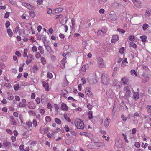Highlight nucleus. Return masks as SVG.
Returning a JSON list of instances; mask_svg holds the SVG:
<instances>
[{"label":"nucleus","mask_w":151,"mask_h":151,"mask_svg":"<svg viewBox=\"0 0 151 151\" xmlns=\"http://www.w3.org/2000/svg\"><path fill=\"white\" fill-rule=\"evenodd\" d=\"M101 81L104 84L107 85L109 83L108 75L105 73H104L101 76Z\"/></svg>","instance_id":"f257e3e1"},{"label":"nucleus","mask_w":151,"mask_h":151,"mask_svg":"<svg viewBox=\"0 0 151 151\" xmlns=\"http://www.w3.org/2000/svg\"><path fill=\"white\" fill-rule=\"evenodd\" d=\"M75 125L78 129H83L84 127V124L82 121L79 119H77L75 122Z\"/></svg>","instance_id":"f03ea898"},{"label":"nucleus","mask_w":151,"mask_h":151,"mask_svg":"<svg viewBox=\"0 0 151 151\" xmlns=\"http://www.w3.org/2000/svg\"><path fill=\"white\" fill-rule=\"evenodd\" d=\"M27 58L26 61V63L28 65L30 64L34 59L33 56L31 54H29L27 56Z\"/></svg>","instance_id":"7ed1b4c3"},{"label":"nucleus","mask_w":151,"mask_h":151,"mask_svg":"<svg viewBox=\"0 0 151 151\" xmlns=\"http://www.w3.org/2000/svg\"><path fill=\"white\" fill-rule=\"evenodd\" d=\"M124 90L125 91V96L127 97H129L131 94V92L130 88L128 86H126L124 88Z\"/></svg>","instance_id":"20e7f679"},{"label":"nucleus","mask_w":151,"mask_h":151,"mask_svg":"<svg viewBox=\"0 0 151 151\" xmlns=\"http://www.w3.org/2000/svg\"><path fill=\"white\" fill-rule=\"evenodd\" d=\"M68 19L67 17L63 16V15L60 19L59 21L60 23L62 25L65 24L67 22Z\"/></svg>","instance_id":"39448f33"},{"label":"nucleus","mask_w":151,"mask_h":151,"mask_svg":"<svg viewBox=\"0 0 151 151\" xmlns=\"http://www.w3.org/2000/svg\"><path fill=\"white\" fill-rule=\"evenodd\" d=\"M49 129V128L48 127H42L40 129V132L41 134H44L48 132Z\"/></svg>","instance_id":"423d86ee"},{"label":"nucleus","mask_w":151,"mask_h":151,"mask_svg":"<svg viewBox=\"0 0 151 151\" xmlns=\"http://www.w3.org/2000/svg\"><path fill=\"white\" fill-rule=\"evenodd\" d=\"M97 60L98 61L97 65L100 68L103 67L104 65L103 59L99 57L97 58Z\"/></svg>","instance_id":"0eeeda50"},{"label":"nucleus","mask_w":151,"mask_h":151,"mask_svg":"<svg viewBox=\"0 0 151 151\" xmlns=\"http://www.w3.org/2000/svg\"><path fill=\"white\" fill-rule=\"evenodd\" d=\"M134 5L136 7L140 8L142 6L141 2L137 0H132Z\"/></svg>","instance_id":"6e6552de"},{"label":"nucleus","mask_w":151,"mask_h":151,"mask_svg":"<svg viewBox=\"0 0 151 151\" xmlns=\"http://www.w3.org/2000/svg\"><path fill=\"white\" fill-rule=\"evenodd\" d=\"M22 4L23 6L31 10L34 9V7L28 3L26 2H23Z\"/></svg>","instance_id":"1a4fd4ad"},{"label":"nucleus","mask_w":151,"mask_h":151,"mask_svg":"<svg viewBox=\"0 0 151 151\" xmlns=\"http://www.w3.org/2000/svg\"><path fill=\"white\" fill-rule=\"evenodd\" d=\"M7 94L6 98L9 101H12L14 99V96L11 93L7 92H6Z\"/></svg>","instance_id":"9d476101"},{"label":"nucleus","mask_w":151,"mask_h":151,"mask_svg":"<svg viewBox=\"0 0 151 151\" xmlns=\"http://www.w3.org/2000/svg\"><path fill=\"white\" fill-rule=\"evenodd\" d=\"M27 106L30 109H34L36 108V105L32 101L29 102Z\"/></svg>","instance_id":"9b49d317"},{"label":"nucleus","mask_w":151,"mask_h":151,"mask_svg":"<svg viewBox=\"0 0 151 151\" xmlns=\"http://www.w3.org/2000/svg\"><path fill=\"white\" fill-rule=\"evenodd\" d=\"M43 86L45 89L46 91H49V84L48 82H46L45 81H43L42 82Z\"/></svg>","instance_id":"f8f14e48"},{"label":"nucleus","mask_w":151,"mask_h":151,"mask_svg":"<svg viewBox=\"0 0 151 151\" xmlns=\"http://www.w3.org/2000/svg\"><path fill=\"white\" fill-rule=\"evenodd\" d=\"M95 146L97 147L103 148L105 146V145L104 142H95Z\"/></svg>","instance_id":"ddd939ff"},{"label":"nucleus","mask_w":151,"mask_h":151,"mask_svg":"<svg viewBox=\"0 0 151 151\" xmlns=\"http://www.w3.org/2000/svg\"><path fill=\"white\" fill-rule=\"evenodd\" d=\"M142 82L144 83L147 82L149 81V78L147 76L145 73H143L142 74Z\"/></svg>","instance_id":"4468645a"},{"label":"nucleus","mask_w":151,"mask_h":151,"mask_svg":"<svg viewBox=\"0 0 151 151\" xmlns=\"http://www.w3.org/2000/svg\"><path fill=\"white\" fill-rule=\"evenodd\" d=\"M26 106V100L24 99L22 100V101L19 104V107H24Z\"/></svg>","instance_id":"2eb2a0df"},{"label":"nucleus","mask_w":151,"mask_h":151,"mask_svg":"<svg viewBox=\"0 0 151 151\" xmlns=\"http://www.w3.org/2000/svg\"><path fill=\"white\" fill-rule=\"evenodd\" d=\"M61 108L62 109L65 111L68 110V107L67 105L64 103L61 104Z\"/></svg>","instance_id":"dca6fc26"},{"label":"nucleus","mask_w":151,"mask_h":151,"mask_svg":"<svg viewBox=\"0 0 151 151\" xmlns=\"http://www.w3.org/2000/svg\"><path fill=\"white\" fill-rule=\"evenodd\" d=\"M3 145L4 147L9 148L10 147L11 144L10 142L6 141L4 142Z\"/></svg>","instance_id":"f3484780"},{"label":"nucleus","mask_w":151,"mask_h":151,"mask_svg":"<svg viewBox=\"0 0 151 151\" xmlns=\"http://www.w3.org/2000/svg\"><path fill=\"white\" fill-rule=\"evenodd\" d=\"M110 19L112 20L115 21L116 20V16L115 14H111L109 15Z\"/></svg>","instance_id":"a211bd4d"},{"label":"nucleus","mask_w":151,"mask_h":151,"mask_svg":"<svg viewBox=\"0 0 151 151\" xmlns=\"http://www.w3.org/2000/svg\"><path fill=\"white\" fill-rule=\"evenodd\" d=\"M28 127V129L29 130H31L33 128L32 127V122L31 121H29L27 122L26 123Z\"/></svg>","instance_id":"6ab92c4d"},{"label":"nucleus","mask_w":151,"mask_h":151,"mask_svg":"<svg viewBox=\"0 0 151 151\" xmlns=\"http://www.w3.org/2000/svg\"><path fill=\"white\" fill-rule=\"evenodd\" d=\"M65 59H64L63 60H62L60 63V66L62 68H65Z\"/></svg>","instance_id":"aec40b11"},{"label":"nucleus","mask_w":151,"mask_h":151,"mask_svg":"<svg viewBox=\"0 0 151 151\" xmlns=\"http://www.w3.org/2000/svg\"><path fill=\"white\" fill-rule=\"evenodd\" d=\"M122 140L120 139L118 140L117 142L116 143V145L119 147H121L122 146Z\"/></svg>","instance_id":"412c9836"},{"label":"nucleus","mask_w":151,"mask_h":151,"mask_svg":"<svg viewBox=\"0 0 151 151\" xmlns=\"http://www.w3.org/2000/svg\"><path fill=\"white\" fill-rule=\"evenodd\" d=\"M110 120V119L109 118H106L104 122V124L105 126L106 127H107L109 126V120Z\"/></svg>","instance_id":"4be33fe9"},{"label":"nucleus","mask_w":151,"mask_h":151,"mask_svg":"<svg viewBox=\"0 0 151 151\" xmlns=\"http://www.w3.org/2000/svg\"><path fill=\"white\" fill-rule=\"evenodd\" d=\"M7 32L8 35L10 37H12V36L13 33L10 29H7Z\"/></svg>","instance_id":"5701e85b"},{"label":"nucleus","mask_w":151,"mask_h":151,"mask_svg":"<svg viewBox=\"0 0 151 151\" xmlns=\"http://www.w3.org/2000/svg\"><path fill=\"white\" fill-rule=\"evenodd\" d=\"M139 97V94L138 93L134 92L133 94L134 99L137 100L138 99Z\"/></svg>","instance_id":"b1692460"},{"label":"nucleus","mask_w":151,"mask_h":151,"mask_svg":"<svg viewBox=\"0 0 151 151\" xmlns=\"http://www.w3.org/2000/svg\"><path fill=\"white\" fill-rule=\"evenodd\" d=\"M151 14V11L150 10L147 9L146 10L145 13V15L147 17H149Z\"/></svg>","instance_id":"393cba45"},{"label":"nucleus","mask_w":151,"mask_h":151,"mask_svg":"<svg viewBox=\"0 0 151 151\" xmlns=\"http://www.w3.org/2000/svg\"><path fill=\"white\" fill-rule=\"evenodd\" d=\"M86 94L88 95H90L91 94V89L89 88H86Z\"/></svg>","instance_id":"a878e982"},{"label":"nucleus","mask_w":151,"mask_h":151,"mask_svg":"<svg viewBox=\"0 0 151 151\" xmlns=\"http://www.w3.org/2000/svg\"><path fill=\"white\" fill-rule=\"evenodd\" d=\"M122 82L124 84H126L128 82V80L126 78H122L121 79Z\"/></svg>","instance_id":"bb28decb"},{"label":"nucleus","mask_w":151,"mask_h":151,"mask_svg":"<svg viewBox=\"0 0 151 151\" xmlns=\"http://www.w3.org/2000/svg\"><path fill=\"white\" fill-rule=\"evenodd\" d=\"M38 49L39 50L40 53L41 54H43L44 53V50L42 46H39Z\"/></svg>","instance_id":"cd10ccee"},{"label":"nucleus","mask_w":151,"mask_h":151,"mask_svg":"<svg viewBox=\"0 0 151 151\" xmlns=\"http://www.w3.org/2000/svg\"><path fill=\"white\" fill-rule=\"evenodd\" d=\"M142 29L144 31H145L149 27V25L146 23H145L142 26Z\"/></svg>","instance_id":"c85d7f7f"},{"label":"nucleus","mask_w":151,"mask_h":151,"mask_svg":"<svg viewBox=\"0 0 151 151\" xmlns=\"http://www.w3.org/2000/svg\"><path fill=\"white\" fill-rule=\"evenodd\" d=\"M147 112L149 115H151V106L150 105H147L146 106Z\"/></svg>","instance_id":"c756f323"},{"label":"nucleus","mask_w":151,"mask_h":151,"mask_svg":"<svg viewBox=\"0 0 151 151\" xmlns=\"http://www.w3.org/2000/svg\"><path fill=\"white\" fill-rule=\"evenodd\" d=\"M28 113L31 116H35L36 115V113L35 112L32 110H30L28 112Z\"/></svg>","instance_id":"7c9ffc66"},{"label":"nucleus","mask_w":151,"mask_h":151,"mask_svg":"<svg viewBox=\"0 0 151 151\" xmlns=\"http://www.w3.org/2000/svg\"><path fill=\"white\" fill-rule=\"evenodd\" d=\"M64 117L67 121L69 122H71V120L70 119V117L68 116L66 114H64Z\"/></svg>","instance_id":"2f4dec72"},{"label":"nucleus","mask_w":151,"mask_h":151,"mask_svg":"<svg viewBox=\"0 0 151 151\" xmlns=\"http://www.w3.org/2000/svg\"><path fill=\"white\" fill-rule=\"evenodd\" d=\"M88 116L89 119H91L93 118V114L91 111H90L88 113Z\"/></svg>","instance_id":"473e14b6"},{"label":"nucleus","mask_w":151,"mask_h":151,"mask_svg":"<svg viewBox=\"0 0 151 151\" xmlns=\"http://www.w3.org/2000/svg\"><path fill=\"white\" fill-rule=\"evenodd\" d=\"M125 63H128L127 59L126 58H125L124 60L122 62V63L121 65V66L123 67H124L125 65L124 64Z\"/></svg>","instance_id":"72a5a7b5"},{"label":"nucleus","mask_w":151,"mask_h":151,"mask_svg":"<svg viewBox=\"0 0 151 151\" xmlns=\"http://www.w3.org/2000/svg\"><path fill=\"white\" fill-rule=\"evenodd\" d=\"M63 10V9L62 8H57L55 10V13H59L60 12L62 11Z\"/></svg>","instance_id":"f704fd0d"},{"label":"nucleus","mask_w":151,"mask_h":151,"mask_svg":"<svg viewBox=\"0 0 151 151\" xmlns=\"http://www.w3.org/2000/svg\"><path fill=\"white\" fill-rule=\"evenodd\" d=\"M117 110V108H113L112 110V115H115L116 114V111Z\"/></svg>","instance_id":"c9c22d12"},{"label":"nucleus","mask_w":151,"mask_h":151,"mask_svg":"<svg viewBox=\"0 0 151 151\" xmlns=\"http://www.w3.org/2000/svg\"><path fill=\"white\" fill-rule=\"evenodd\" d=\"M130 46L131 47H132L134 48H136L137 47V46L136 44L133 42H131L129 43Z\"/></svg>","instance_id":"e433bc0d"},{"label":"nucleus","mask_w":151,"mask_h":151,"mask_svg":"<svg viewBox=\"0 0 151 151\" xmlns=\"http://www.w3.org/2000/svg\"><path fill=\"white\" fill-rule=\"evenodd\" d=\"M28 50L27 49H25L24 50V54L23 55V56L24 57H26L27 55V53Z\"/></svg>","instance_id":"4c0bfd02"},{"label":"nucleus","mask_w":151,"mask_h":151,"mask_svg":"<svg viewBox=\"0 0 151 151\" xmlns=\"http://www.w3.org/2000/svg\"><path fill=\"white\" fill-rule=\"evenodd\" d=\"M32 124L33 127H35L37 125V120L35 119H33L32 121Z\"/></svg>","instance_id":"58836bf2"},{"label":"nucleus","mask_w":151,"mask_h":151,"mask_svg":"<svg viewBox=\"0 0 151 151\" xmlns=\"http://www.w3.org/2000/svg\"><path fill=\"white\" fill-rule=\"evenodd\" d=\"M47 76L48 78L51 79L53 77V75L52 74L50 73V72H48L47 73Z\"/></svg>","instance_id":"ea45409f"},{"label":"nucleus","mask_w":151,"mask_h":151,"mask_svg":"<svg viewBox=\"0 0 151 151\" xmlns=\"http://www.w3.org/2000/svg\"><path fill=\"white\" fill-rule=\"evenodd\" d=\"M55 122L58 124H61V121L60 119L58 118L55 119Z\"/></svg>","instance_id":"a19ab883"},{"label":"nucleus","mask_w":151,"mask_h":151,"mask_svg":"<svg viewBox=\"0 0 151 151\" xmlns=\"http://www.w3.org/2000/svg\"><path fill=\"white\" fill-rule=\"evenodd\" d=\"M140 38L141 39L143 42H144L147 39V37L145 36H141L140 37Z\"/></svg>","instance_id":"79ce46f5"},{"label":"nucleus","mask_w":151,"mask_h":151,"mask_svg":"<svg viewBox=\"0 0 151 151\" xmlns=\"http://www.w3.org/2000/svg\"><path fill=\"white\" fill-rule=\"evenodd\" d=\"M10 122L12 125L16 126L17 125V122L15 119L12 120Z\"/></svg>","instance_id":"37998d69"},{"label":"nucleus","mask_w":151,"mask_h":151,"mask_svg":"<svg viewBox=\"0 0 151 151\" xmlns=\"http://www.w3.org/2000/svg\"><path fill=\"white\" fill-rule=\"evenodd\" d=\"M30 15L33 18L34 17L35 15V14L34 11H32L30 12Z\"/></svg>","instance_id":"c03bdc74"},{"label":"nucleus","mask_w":151,"mask_h":151,"mask_svg":"<svg viewBox=\"0 0 151 151\" xmlns=\"http://www.w3.org/2000/svg\"><path fill=\"white\" fill-rule=\"evenodd\" d=\"M87 147L89 149H92L93 147V144L92 143H90L87 145Z\"/></svg>","instance_id":"a18cd8bd"},{"label":"nucleus","mask_w":151,"mask_h":151,"mask_svg":"<svg viewBox=\"0 0 151 151\" xmlns=\"http://www.w3.org/2000/svg\"><path fill=\"white\" fill-rule=\"evenodd\" d=\"M112 39L115 40V41H117L119 39V38L117 35H113L112 36Z\"/></svg>","instance_id":"49530a36"},{"label":"nucleus","mask_w":151,"mask_h":151,"mask_svg":"<svg viewBox=\"0 0 151 151\" xmlns=\"http://www.w3.org/2000/svg\"><path fill=\"white\" fill-rule=\"evenodd\" d=\"M19 26H17L15 29L14 30V33H17L18 32V31L19 30Z\"/></svg>","instance_id":"de8ad7c7"},{"label":"nucleus","mask_w":151,"mask_h":151,"mask_svg":"<svg viewBox=\"0 0 151 151\" xmlns=\"http://www.w3.org/2000/svg\"><path fill=\"white\" fill-rule=\"evenodd\" d=\"M6 131L7 133L10 135H12L13 134L12 131L9 129H6Z\"/></svg>","instance_id":"09e8293b"},{"label":"nucleus","mask_w":151,"mask_h":151,"mask_svg":"<svg viewBox=\"0 0 151 151\" xmlns=\"http://www.w3.org/2000/svg\"><path fill=\"white\" fill-rule=\"evenodd\" d=\"M41 62L43 64H45L46 63V60L43 57H42L41 58Z\"/></svg>","instance_id":"8fccbe9b"},{"label":"nucleus","mask_w":151,"mask_h":151,"mask_svg":"<svg viewBox=\"0 0 151 151\" xmlns=\"http://www.w3.org/2000/svg\"><path fill=\"white\" fill-rule=\"evenodd\" d=\"M39 111L42 115H44L45 113V111L43 109H40L39 110Z\"/></svg>","instance_id":"3c124183"},{"label":"nucleus","mask_w":151,"mask_h":151,"mask_svg":"<svg viewBox=\"0 0 151 151\" xmlns=\"http://www.w3.org/2000/svg\"><path fill=\"white\" fill-rule=\"evenodd\" d=\"M129 39L131 41H133L134 40L135 37L134 36H130L129 37Z\"/></svg>","instance_id":"603ef678"},{"label":"nucleus","mask_w":151,"mask_h":151,"mask_svg":"<svg viewBox=\"0 0 151 151\" xmlns=\"http://www.w3.org/2000/svg\"><path fill=\"white\" fill-rule=\"evenodd\" d=\"M32 50L33 52H35L37 51V48L35 45H34L32 47Z\"/></svg>","instance_id":"864d4df0"},{"label":"nucleus","mask_w":151,"mask_h":151,"mask_svg":"<svg viewBox=\"0 0 151 151\" xmlns=\"http://www.w3.org/2000/svg\"><path fill=\"white\" fill-rule=\"evenodd\" d=\"M10 26V22L8 21H6L5 23V26L6 28H8Z\"/></svg>","instance_id":"5fc2aeb1"},{"label":"nucleus","mask_w":151,"mask_h":151,"mask_svg":"<svg viewBox=\"0 0 151 151\" xmlns=\"http://www.w3.org/2000/svg\"><path fill=\"white\" fill-rule=\"evenodd\" d=\"M15 54L18 57H21L22 55L21 53L18 51H17L15 52Z\"/></svg>","instance_id":"6e6d98bb"},{"label":"nucleus","mask_w":151,"mask_h":151,"mask_svg":"<svg viewBox=\"0 0 151 151\" xmlns=\"http://www.w3.org/2000/svg\"><path fill=\"white\" fill-rule=\"evenodd\" d=\"M24 146L23 145H21L19 147V149L20 151H22L24 150Z\"/></svg>","instance_id":"4d7b16f0"},{"label":"nucleus","mask_w":151,"mask_h":151,"mask_svg":"<svg viewBox=\"0 0 151 151\" xmlns=\"http://www.w3.org/2000/svg\"><path fill=\"white\" fill-rule=\"evenodd\" d=\"M51 119L49 116H47L45 117V121L47 122H50L51 121Z\"/></svg>","instance_id":"13d9d810"},{"label":"nucleus","mask_w":151,"mask_h":151,"mask_svg":"<svg viewBox=\"0 0 151 151\" xmlns=\"http://www.w3.org/2000/svg\"><path fill=\"white\" fill-rule=\"evenodd\" d=\"M71 22L72 25V27L73 26L74 27L75 24V20L74 18H72L71 19Z\"/></svg>","instance_id":"bf43d9fd"},{"label":"nucleus","mask_w":151,"mask_h":151,"mask_svg":"<svg viewBox=\"0 0 151 151\" xmlns=\"http://www.w3.org/2000/svg\"><path fill=\"white\" fill-rule=\"evenodd\" d=\"M5 86L9 88H11L12 87L11 85L9 83H7L4 84Z\"/></svg>","instance_id":"052dcab7"},{"label":"nucleus","mask_w":151,"mask_h":151,"mask_svg":"<svg viewBox=\"0 0 151 151\" xmlns=\"http://www.w3.org/2000/svg\"><path fill=\"white\" fill-rule=\"evenodd\" d=\"M121 118L123 121L125 122L127 120V118L125 117L124 114H122L121 115Z\"/></svg>","instance_id":"680f3d73"},{"label":"nucleus","mask_w":151,"mask_h":151,"mask_svg":"<svg viewBox=\"0 0 151 151\" xmlns=\"http://www.w3.org/2000/svg\"><path fill=\"white\" fill-rule=\"evenodd\" d=\"M131 74H134V75H135L136 76H137V74L135 72V70H131Z\"/></svg>","instance_id":"e2e57ef3"},{"label":"nucleus","mask_w":151,"mask_h":151,"mask_svg":"<svg viewBox=\"0 0 151 151\" xmlns=\"http://www.w3.org/2000/svg\"><path fill=\"white\" fill-rule=\"evenodd\" d=\"M11 139L12 141V142H14L16 140V137L15 136H12L11 137Z\"/></svg>","instance_id":"0e129e2a"},{"label":"nucleus","mask_w":151,"mask_h":151,"mask_svg":"<svg viewBox=\"0 0 151 151\" xmlns=\"http://www.w3.org/2000/svg\"><path fill=\"white\" fill-rule=\"evenodd\" d=\"M35 101L37 104H39L40 102V99L39 97H37L35 99Z\"/></svg>","instance_id":"69168bd1"},{"label":"nucleus","mask_w":151,"mask_h":151,"mask_svg":"<svg viewBox=\"0 0 151 151\" xmlns=\"http://www.w3.org/2000/svg\"><path fill=\"white\" fill-rule=\"evenodd\" d=\"M54 133H52V134L50 133L49 132H48L47 134V137L50 138H51L52 137V135L54 134Z\"/></svg>","instance_id":"338daca9"},{"label":"nucleus","mask_w":151,"mask_h":151,"mask_svg":"<svg viewBox=\"0 0 151 151\" xmlns=\"http://www.w3.org/2000/svg\"><path fill=\"white\" fill-rule=\"evenodd\" d=\"M19 85L18 84H16L14 87V89L15 90V91H17V90H18L19 89Z\"/></svg>","instance_id":"774afa93"}]
</instances>
